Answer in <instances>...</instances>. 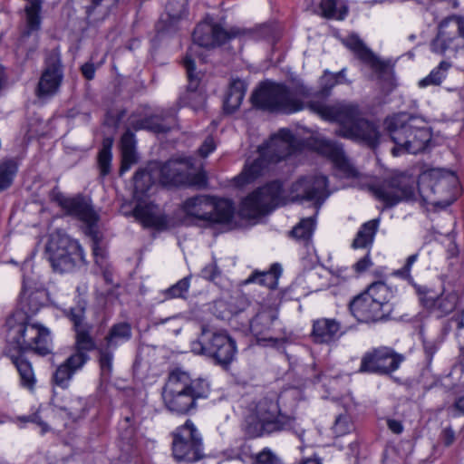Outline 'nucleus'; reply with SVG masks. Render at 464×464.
<instances>
[{
  "instance_id": "1",
  "label": "nucleus",
  "mask_w": 464,
  "mask_h": 464,
  "mask_svg": "<svg viewBox=\"0 0 464 464\" xmlns=\"http://www.w3.org/2000/svg\"><path fill=\"white\" fill-rule=\"evenodd\" d=\"M307 107L322 119L338 123L337 135L362 140L371 147L377 144L379 131L373 123L362 118L357 104L343 101L326 105L321 102L311 101Z\"/></svg>"
},
{
  "instance_id": "2",
  "label": "nucleus",
  "mask_w": 464,
  "mask_h": 464,
  "mask_svg": "<svg viewBox=\"0 0 464 464\" xmlns=\"http://www.w3.org/2000/svg\"><path fill=\"white\" fill-rule=\"evenodd\" d=\"M10 345L17 353L33 351L46 355L52 350L50 331L44 325L32 322L24 310H16L6 319Z\"/></svg>"
},
{
  "instance_id": "3",
  "label": "nucleus",
  "mask_w": 464,
  "mask_h": 464,
  "mask_svg": "<svg viewBox=\"0 0 464 464\" xmlns=\"http://www.w3.org/2000/svg\"><path fill=\"white\" fill-rule=\"evenodd\" d=\"M208 392L209 386L205 380H192L186 372L176 370L169 375L162 399L169 411L187 414L197 407V401L206 398Z\"/></svg>"
},
{
  "instance_id": "4",
  "label": "nucleus",
  "mask_w": 464,
  "mask_h": 464,
  "mask_svg": "<svg viewBox=\"0 0 464 464\" xmlns=\"http://www.w3.org/2000/svg\"><path fill=\"white\" fill-rule=\"evenodd\" d=\"M385 125L395 144L392 149L393 156L422 151L431 139L425 121L418 117L400 113L387 118Z\"/></svg>"
},
{
  "instance_id": "5",
  "label": "nucleus",
  "mask_w": 464,
  "mask_h": 464,
  "mask_svg": "<svg viewBox=\"0 0 464 464\" xmlns=\"http://www.w3.org/2000/svg\"><path fill=\"white\" fill-rule=\"evenodd\" d=\"M243 423L248 437L258 438L292 427L295 419L283 414L276 400L266 397L249 404Z\"/></svg>"
},
{
  "instance_id": "6",
  "label": "nucleus",
  "mask_w": 464,
  "mask_h": 464,
  "mask_svg": "<svg viewBox=\"0 0 464 464\" xmlns=\"http://www.w3.org/2000/svg\"><path fill=\"white\" fill-rule=\"evenodd\" d=\"M309 95V89L303 84L290 89L281 83L266 82L255 91L251 100L259 109L289 114L303 110L304 103L299 98H307Z\"/></svg>"
},
{
  "instance_id": "7",
  "label": "nucleus",
  "mask_w": 464,
  "mask_h": 464,
  "mask_svg": "<svg viewBox=\"0 0 464 464\" xmlns=\"http://www.w3.org/2000/svg\"><path fill=\"white\" fill-rule=\"evenodd\" d=\"M299 147V140L289 130H280L271 137L269 141L259 148V158L253 163L245 166L242 172L237 177V184L244 186L254 181L265 172L267 162H276L285 159L296 151Z\"/></svg>"
},
{
  "instance_id": "8",
  "label": "nucleus",
  "mask_w": 464,
  "mask_h": 464,
  "mask_svg": "<svg viewBox=\"0 0 464 464\" xmlns=\"http://www.w3.org/2000/svg\"><path fill=\"white\" fill-rule=\"evenodd\" d=\"M392 293L383 282H374L350 303L353 315L363 323H375L387 318L392 312L390 303Z\"/></svg>"
},
{
  "instance_id": "9",
  "label": "nucleus",
  "mask_w": 464,
  "mask_h": 464,
  "mask_svg": "<svg viewBox=\"0 0 464 464\" xmlns=\"http://www.w3.org/2000/svg\"><path fill=\"white\" fill-rule=\"evenodd\" d=\"M188 218L202 222L205 226L229 222L234 215V206L230 200L216 199L207 195H198L187 198L181 206Z\"/></svg>"
},
{
  "instance_id": "10",
  "label": "nucleus",
  "mask_w": 464,
  "mask_h": 464,
  "mask_svg": "<svg viewBox=\"0 0 464 464\" xmlns=\"http://www.w3.org/2000/svg\"><path fill=\"white\" fill-rule=\"evenodd\" d=\"M52 199L69 215L76 217L87 225L86 234L92 237L93 256L96 263L99 264L100 259L104 257V251L99 246V235L95 228L99 217L93 210L90 200L82 196L67 198L56 190L53 191Z\"/></svg>"
},
{
  "instance_id": "11",
  "label": "nucleus",
  "mask_w": 464,
  "mask_h": 464,
  "mask_svg": "<svg viewBox=\"0 0 464 464\" xmlns=\"http://www.w3.org/2000/svg\"><path fill=\"white\" fill-rule=\"evenodd\" d=\"M455 183L456 177L452 173L431 169L420 177L418 188L424 201L434 206L446 207L453 202L451 187Z\"/></svg>"
},
{
  "instance_id": "12",
  "label": "nucleus",
  "mask_w": 464,
  "mask_h": 464,
  "mask_svg": "<svg viewBox=\"0 0 464 464\" xmlns=\"http://www.w3.org/2000/svg\"><path fill=\"white\" fill-rule=\"evenodd\" d=\"M416 179L407 174H399L369 186V190L385 207H393L401 200L414 195Z\"/></svg>"
},
{
  "instance_id": "13",
  "label": "nucleus",
  "mask_w": 464,
  "mask_h": 464,
  "mask_svg": "<svg viewBox=\"0 0 464 464\" xmlns=\"http://www.w3.org/2000/svg\"><path fill=\"white\" fill-rule=\"evenodd\" d=\"M46 250L53 268L59 272L69 271L79 262H84L82 246L77 241L67 237H53Z\"/></svg>"
},
{
  "instance_id": "14",
  "label": "nucleus",
  "mask_w": 464,
  "mask_h": 464,
  "mask_svg": "<svg viewBox=\"0 0 464 464\" xmlns=\"http://www.w3.org/2000/svg\"><path fill=\"white\" fill-rule=\"evenodd\" d=\"M172 452L179 461L194 462L202 458V440L190 420L174 431Z\"/></svg>"
},
{
  "instance_id": "15",
  "label": "nucleus",
  "mask_w": 464,
  "mask_h": 464,
  "mask_svg": "<svg viewBox=\"0 0 464 464\" xmlns=\"http://www.w3.org/2000/svg\"><path fill=\"white\" fill-rule=\"evenodd\" d=\"M282 186L280 182L274 181L261 188L242 202L241 213L248 218L263 215L283 203Z\"/></svg>"
},
{
  "instance_id": "16",
  "label": "nucleus",
  "mask_w": 464,
  "mask_h": 464,
  "mask_svg": "<svg viewBox=\"0 0 464 464\" xmlns=\"http://www.w3.org/2000/svg\"><path fill=\"white\" fill-rule=\"evenodd\" d=\"M158 170L160 181L163 185H186L200 188L206 184L204 173L192 174V162L189 159L170 160Z\"/></svg>"
},
{
  "instance_id": "17",
  "label": "nucleus",
  "mask_w": 464,
  "mask_h": 464,
  "mask_svg": "<svg viewBox=\"0 0 464 464\" xmlns=\"http://www.w3.org/2000/svg\"><path fill=\"white\" fill-rule=\"evenodd\" d=\"M326 188L327 178L325 176H303L292 184L289 197L292 201L313 200L316 204H322L329 195Z\"/></svg>"
},
{
  "instance_id": "18",
  "label": "nucleus",
  "mask_w": 464,
  "mask_h": 464,
  "mask_svg": "<svg viewBox=\"0 0 464 464\" xmlns=\"http://www.w3.org/2000/svg\"><path fill=\"white\" fill-rule=\"evenodd\" d=\"M245 34L246 31L239 28L226 30L218 24L205 21L195 28L193 41L198 46L210 48L223 44L230 39L241 37Z\"/></svg>"
},
{
  "instance_id": "19",
  "label": "nucleus",
  "mask_w": 464,
  "mask_h": 464,
  "mask_svg": "<svg viewBox=\"0 0 464 464\" xmlns=\"http://www.w3.org/2000/svg\"><path fill=\"white\" fill-rule=\"evenodd\" d=\"M403 361V355L390 348L382 347L368 353L362 357L360 372L389 374L396 371Z\"/></svg>"
},
{
  "instance_id": "20",
  "label": "nucleus",
  "mask_w": 464,
  "mask_h": 464,
  "mask_svg": "<svg viewBox=\"0 0 464 464\" xmlns=\"http://www.w3.org/2000/svg\"><path fill=\"white\" fill-rule=\"evenodd\" d=\"M313 146L318 153L331 160L342 176L345 178L359 177L358 169L346 157L340 144L325 138H316L314 140Z\"/></svg>"
},
{
  "instance_id": "21",
  "label": "nucleus",
  "mask_w": 464,
  "mask_h": 464,
  "mask_svg": "<svg viewBox=\"0 0 464 464\" xmlns=\"http://www.w3.org/2000/svg\"><path fill=\"white\" fill-rule=\"evenodd\" d=\"M63 77V73L60 53L56 49H53L46 55L45 67L38 83V95L44 96L54 94L61 85Z\"/></svg>"
},
{
  "instance_id": "22",
  "label": "nucleus",
  "mask_w": 464,
  "mask_h": 464,
  "mask_svg": "<svg viewBox=\"0 0 464 464\" xmlns=\"http://www.w3.org/2000/svg\"><path fill=\"white\" fill-rule=\"evenodd\" d=\"M206 353L227 367L236 358V342L225 332H213L206 344Z\"/></svg>"
},
{
  "instance_id": "23",
  "label": "nucleus",
  "mask_w": 464,
  "mask_h": 464,
  "mask_svg": "<svg viewBox=\"0 0 464 464\" xmlns=\"http://www.w3.org/2000/svg\"><path fill=\"white\" fill-rule=\"evenodd\" d=\"M86 308V301L81 300L78 304L71 308L70 318L74 324L75 327V348L76 351L87 353L95 348V342L91 336V327L82 324V319Z\"/></svg>"
},
{
  "instance_id": "24",
  "label": "nucleus",
  "mask_w": 464,
  "mask_h": 464,
  "mask_svg": "<svg viewBox=\"0 0 464 464\" xmlns=\"http://www.w3.org/2000/svg\"><path fill=\"white\" fill-rule=\"evenodd\" d=\"M343 44L353 51L356 56L372 70L380 75L391 72L392 67L388 62L380 60L355 35L348 36Z\"/></svg>"
},
{
  "instance_id": "25",
  "label": "nucleus",
  "mask_w": 464,
  "mask_h": 464,
  "mask_svg": "<svg viewBox=\"0 0 464 464\" xmlns=\"http://www.w3.org/2000/svg\"><path fill=\"white\" fill-rule=\"evenodd\" d=\"M277 310L272 306L263 307L250 323V329L254 335L259 340L268 342L271 345H276L278 339L266 334L272 330L274 323L277 319Z\"/></svg>"
},
{
  "instance_id": "26",
  "label": "nucleus",
  "mask_w": 464,
  "mask_h": 464,
  "mask_svg": "<svg viewBox=\"0 0 464 464\" xmlns=\"http://www.w3.org/2000/svg\"><path fill=\"white\" fill-rule=\"evenodd\" d=\"M458 300V295L454 292H443L440 295L428 293L421 298V303L430 314L436 317H443L455 310Z\"/></svg>"
},
{
  "instance_id": "27",
  "label": "nucleus",
  "mask_w": 464,
  "mask_h": 464,
  "mask_svg": "<svg viewBox=\"0 0 464 464\" xmlns=\"http://www.w3.org/2000/svg\"><path fill=\"white\" fill-rule=\"evenodd\" d=\"M455 19V15H451L440 24L437 37L431 43L433 52L443 53L458 37V24Z\"/></svg>"
},
{
  "instance_id": "28",
  "label": "nucleus",
  "mask_w": 464,
  "mask_h": 464,
  "mask_svg": "<svg viewBox=\"0 0 464 464\" xmlns=\"http://www.w3.org/2000/svg\"><path fill=\"white\" fill-rule=\"evenodd\" d=\"M184 67L187 71V75L188 79V104L194 109V110H199L203 108L205 104V97L199 93L197 92V89L199 85L200 77L198 76V73H196L195 71V63L193 59L191 58V54H187L186 57L183 60Z\"/></svg>"
},
{
  "instance_id": "29",
  "label": "nucleus",
  "mask_w": 464,
  "mask_h": 464,
  "mask_svg": "<svg viewBox=\"0 0 464 464\" xmlns=\"http://www.w3.org/2000/svg\"><path fill=\"white\" fill-rule=\"evenodd\" d=\"M119 0H82L87 19L91 23L104 20L117 5Z\"/></svg>"
},
{
  "instance_id": "30",
  "label": "nucleus",
  "mask_w": 464,
  "mask_h": 464,
  "mask_svg": "<svg viewBox=\"0 0 464 464\" xmlns=\"http://www.w3.org/2000/svg\"><path fill=\"white\" fill-rule=\"evenodd\" d=\"M136 140L134 134L127 130L121 139V174L128 171L130 167L137 162V154L135 150Z\"/></svg>"
},
{
  "instance_id": "31",
  "label": "nucleus",
  "mask_w": 464,
  "mask_h": 464,
  "mask_svg": "<svg viewBox=\"0 0 464 464\" xmlns=\"http://www.w3.org/2000/svg\"><path fill=\"white\" fill-rule=\"evenodd\" d=\"M339 331L340 324L338 322L323 318L314 322L313 335L317 343H329L338 336Z\"/></svg>"
},
{
  "instance_id": "32",
  "label": "nucleus",
  "mask_w": 464,
  "mask_h": 464,
  "mask_svg": "<svg viewBox=\"0 0 464 464\" xmlns=\"http://www.w3.org/2000/svg\"><path fill=\"white\" fill-rule=\"evenodd\" d=\"M246 90V86L245 82L239 79L232 81L224 101V110L227 113H232L239 108L244 99Z\"/></svg>"
},
{
  "instance_id": "33",
  "label": "nucleus",
  "mask_w": 464,
  "mask_h": 464,
  "mask_svg": "<svg viewBox=\"0 0 464 464\" xmlns=\"http://www.w3.org/2000/svg\"><path fill=\"white\" fill-rule=\"evenodd\" d=\"M379 219H372L364 223L356 234L353 241V248H367L372 246L375 234L378 230Z\"/></svg>"
},
{
  "instance_id": "34",
  "label": "nucleus",
  "mask_w": 464,
  "mask_h": 464,
  "mask_svg": "<svg viewBox=\"0 0 464 464\" xmlns=\"http://www.w3.org/2000/svg\"><path fill=\"white\" fill-rule=\"evenodd\" d=\"M10 358L19 372L22 385L33 390L35 384V377L31 363L20 353L10 354Z\"/></svg>"
},
{
  "instance_id": "35",
  "label": "nucleus",
  "mask_w": 464,
  "mask_h": 464,
  "mask_svg": "<svg viewBox=\"0 0 464 464\" xmlns=\"http://www.w3.org/2000/svg\"><path fill=\"white\" fill-rule=\"evenodd\" d=\"M131 337V328L127 323H120L111 326L105 343L109 348H116L120 343L128 341Z\"/></svg>"
},
{
  "instance_id": "36",
  "label": "nucleus",
  "mask_w": 464,
  "mask_h": 464,
  "mask_svg": "<svg viewBox=\"0 0 464 464\" xmlns=\"http://www.w3.org/2000/svg\"><path fill=\"white\" fill-rule=\"evenodd\" d=\"M320 9L323 16L330 19L343 20L348 13L344 0H322Z\"/></svg>"
},
{
  "instance_id": "37",
  "label": "nucleus",
  "mask_w": 464,
  "mask_h": 464,
  "mask_svg": "<svg viewBox=\"0 0 464 464\" xmlns=\"http://www.w3.org/2000/svg\"><path fill=\"white\" fill-rule=\"evenodd\" d=\"M281 274V267L277 264L271 266L267 272L254 273L246 280V284L257 282L261 285H266L268 288H275L277 285V280Z\"/></svg>"
},
{
  "instance_id": "38",
  "label": "nucleus",
  "mask_w": 464,
  "mask_h": 464,
  "mask_svg": "<svg viewBox=\"0 0 464 464\" xmlns=\"http://www.w3.org/2000/svg\"><path fill=\"white\" fill-rule=\"evenodd\" d=\"M156 207L152 204H138L134 210V217L145 227H157L160 225V218L156 214Z\"/></svg>"
},
{
  "instance_id": "39",
  "label": "nucleus",
  "mask_w": 464,
  "mask_h": 464,
  "mask_svg": "<svg viewBox=\"0 0 464 464\" xmlns=\"http://www.w3.org/2000/svg\"><path fill=\"white\" fill-rule=\"evenodd\" d=\"M135 130H148L155 133H163L169 130V127L162 123L158 116H151L130 122Z\"/></svg>"
},
{
  "instance_id": "40",
  "label": "nucleus",
  "mask_w": 464,
  "mask_h": 464,
  "mask_svg": "<svg viewBox=\"0 0 464 464\" xmlns=\"http://www.w3.org/2000/svg\"><path fill=\"white\" fill-rule=\"evenodd\" d=\"M17 172V165L13 160L0 161V192L8 188Z\"/></svg>"
},
{
  "instance_id": "41",
  "label": "nucleus",
  "mask_w": 464,
  "mask_h": 464,
  "mask_svg": "<svg viewBox=\"0 0 464 464\" xmlns=\"http://www.w3.org/2000/svg\"><path fill=\"white\" fill-rule=\"evenodd\" d=\"M43 298L44 293L41 291L28 292L27 290H24L21 295L23 309H26L25 312L27 314L29 313H36L42 304Z\"/></svg>"
},
{
  "instance_id": "42",
  "label": "nucleus",
  "mask_w": 464,
  "mask_h": 464,
  "mask_svg": "<svg viewBox=\"0 0 464 464\" xmlns=\"http://www.w3.org/2000/svg\"><path fill=\"white\" fill-rule=\"evenodd\" d=\"M112 142L110 138L104 139L102 148L98 155L99 168L102 176H106L111 171Z\"/></svg>"
},
{
  "instance_id": "43",
  "label": "nucleus",
  "mask_w": 464,
  "mask_h": 464,
  "mask_svg": "<svg viewBox=\"0 0 464 464\" xmlns=\"http://www.w3.org/2000/svg\"><path fill=\"white\" fill-rule=\"evenodd\" d=\"M314 219L313 218H303L291 231L292 237L297 240L307 242L314 231Z\"/></svg>"
},
{
  "instance_id": "44",
  "label": "nucleus",
  "mask_w": 464,
  "mask_h": 464,
  "mask_svg": "<svg viewBox=\"0 0 464 464\" xmlns=\"http://www.w3.org/2000/svg\"><path fill=\"white\" fill-rule=\"evenodd\" d=\"M450 68V64L446 62H441L440 65L432 70L430 73L419 82L420 87L429 85H440L445 78V72Z\"/></svg>"
},
{
  "instance_id": "45",
  "label": "nucleus",
  "mask_w": 464,
  "mask_h": 464,
  "mask_svg": "<svg viewBox=\"0 0 464 464\" xmlns=\"http://www.w3.org/2000/svg\"><path fill=\"white\" fill-rule=\"evenodd\" d=\"M343 70L340 72L334 74L325 71L324 75L320 79V94L324 97H326L330 94V91L334 86L338 83H342L343 82L340 80L343 77Z\"/></svg>"
},
{
  "instance_id": "46",
  "label": "nucleus",
  "mask_w": 464,
  "mask_h": 464,
  "mask_svg": "<svg viewBox=\"0 0 464 464\" xmlns=\"http://www.w3.org/2000/svg\"><path fill=\"white\" fill-rule=\"evenodd\" d=\"M152 170L153 169L150 168V169H141L136 172L134 176V188L136 192L144 193L150 189L153 183Z\"/></svg>"
},
{
  "instance_id": "47",
  "label": "nucleus",
  "mask_w": 464,
  "mask_h": 464,
  "mask_svg": "<svg viewBox=\"0 0 464 464\" xmlns=\"http://www.w3.org/2000/svg\"><path fill=\"white\" fill-rule=\"evenodd\" d=\"M189 277H184L162 292L165 299L184 298L189 288Z\"/></svg>"
},
{
  "instance_id": "48",
  "label": "nucleus",
  "mask_w": 464,
  "mask_h": 464,
  "mask_svg": "<svg viewBox=\"0 0 464 464\" xmlns=\"http://www.w3.org/2000/svg\"><path fill=\"white\" fill-rule=\"evenodd\" d=\"M113 349L114 348H109L106 344L102 345L99 349V363L103 376H109L112 371Z\"/></svg>"
},
{
  "instance_id": "49",
  "label": "nucleus",
  "mask_w": 464,
  "mask_h": 464,
  "mask_svg": "<svg viewBox=\"0 0 464 464\" xmlns=\"http://www.w3.org/2000/svg\"><path fill=\"white\" fill-rule=\"evenodd\" d=\"M72 370L63 362L55 371L53 374V380L57 385L64 387L67 385L68 381L73 375Z\"/></svg>"
},
{
  "instance_id": "50",
  "label": "nucleus",
  "mask_w": 464,
  "mask_h": 464,
  "mask_svg": "<svg viewBox=\"0 0 464 464\" xmlns=\"http://www.w3.org/2000/svg\"><path fill=\"white\" fill-rule=\"evenodd\" d=\"M353 429V423L351 422V420L346 415H341L339 416L335 423L333 427L334 432L337 436H343L348 432H350Z\"/></svg>"
},
{
  "instance_id": "51",
  "label": "nucleus",
  "mask_w": 464,
  "mask_h": 464,
  "mask_svg": "<svg viewBox=\"0 0 464 464\" xmlns=\"http://www.w3.org/2000/svg\"><path fill=\"white\" fill-rule=\"evenodd\" d=\"M89 359V356L82 352L76 351L64 362L72 370L73 372L80 369Z\"/></svg>"
},
{
  "instance_id": "52",
  "label": "nucleus",
  "mask_w": 464,
  "mask_h": 464,
  "mask_svg": "<svg viewBox=\"0 0 464 464\" xmlns=\"http://www.w3.org/2000/svg\"><path fill=\"white\" fill-rule=\"evenodd\" d=\"M417 259H418V254H413V255H411L410 256H408L404 266L401 268L396 270L394 272V275L397 276H400L403 279H406V280H411L412 278L411 276V269L412 265L416 262Z\"/></svg>"
},
{
  "instance_id": "53",
  "label": "nucleus",
  "mask_w": 464,
  "mask_h": 464,
  "mask_svg": "<svg viewBox=\"0 0 464 464\" xmlns=\"http://www.w3.org/2000/svg\"><path fill=\"white\" fill-rule=\"evenodd\" d=\"M255 464H282V462L270 450L265 449L257 454Z\"/></svg>"
},
{
  "instance_id": "54",
  "label": "nucleus",
  "mask_w": 464,
  "mask_h": 464,
  "mask_svg": "<svg viewBox=\"0 0 464 464\" xmlns=\"http://www.w3.org/2000/svg\"><path fill=\"white\" fill-rule=\"evenodd\" d=\"M372 266L369 252L359 261L353 265V268L357 273H362Z\"/></svg>"
},
{
  "instance_id": "55",
  "label": "nucleus",
  "mask_w": 464,
  "mask_h": 464,
  "mask_svg": "<svg viewBox=\"0 0 464 464\" xmlns=\"http://www.w3.org/2000/svg\"><path fill=\"white\" fill-rule=\"evenodd\" d=\"M216 148L215 141L212 137H208L198 149V152L202 157H207Z\"/></svg>"
},
{
  "instance_id": "56",
  "label": "nucleus",
  "mask_w": 464,
  "mask_h": 464,
  "mask_svg": "<svg viewBox=\"0 0 464 464\" xmlns=\"http://www.w3.org/2000/svg\"><path fill=\"white\" fill-rule=\"evenodd\" d=\"M184 318L180 315H175L173 317L166 318L161 320L160 324H165L167 322H169L171 324V327L173 328V332L178 334L182 327Z\"/></svg>"
},
{
  "instance_id": "57",
  "label": "nucleus",
  "mask_w": 464,
  "mask_h": 464,
  "mask_svg": "<svg viewBox=\"0 0 464 464\" xmlns=\"http://www.w3.org/2000/svg\"><path fill=\"white\" fill-rule=\"evenodd\" d=\"M442 440L446 446H450L455 440V434L451 428H446L442 431Z\"/></svg>"
},
{
  "instance_id": "58",
  "label": "nucleus",
  "mask_w": 464,
  "mask_h": 464,
  "mask_svg": "<svg viewBox=\"0 0 464 464\" xmlns=\"http://www.w3.org/2000/svg\"><path fill=\"white\" fill-rule=\"evenodd\" d=\"M83 76L87 80H92L95 74V68L92 63H85L81 68Z\"/></svg>"
},
{
  "instance_id": "59",
  "label": "nucleus",
  "mask_w": 464,
  "mask_h": 464,
  "mask_svg": "<svg viewBox=\"0 0 464 464\" xmlns=\"http://www.w3.org/2000/svg\"><path fill=\"white\" fill-rule=\"evenodd\" d=\"M389 429L395 434H401L403 431V426L401 421L396 420H388Z\"/></svg>"
},
{
  "instance_id": "60",
  "label": "nucleus",
  "mask_w": 464,
  "mask_h": 464,
  "mask_svg": "<svg viewBox=\"0 0 464 464\" xmlns=\"http://www.w3.org/2000/svg\"><path fill=\"white\" fill-rule=\"evenodd\" d=\"M217 273H218V271H217V267L215 265H210L208 266H206L202 270L203 276L208 280H214L217 276Z\"/></svg>"
},
{
  "instance_id": "61",
  "label": "nucleus",
  "mask_w": 464,
  "mask_h": 464,
  "mask_svg": "<svg viewBox=\"0 0 464 464\" xmlns=\"http://www.w3.org/2000/svg\"><path fill=\"white\" fill-rule=\"evenodd\" d=\"M457 322L458 336L464 337V311L454 319Z\"/></svg>"
},
{
  "instance_id": "62",
  "label": "nucleus",
  "mask_w": 464,
  "mask_h": 464,
  "mask_svg": "<svg viewBox=\"0 0 464 464\" xmlns=\"http://www.w3.org/2000/svg\"><path fill=\"white\" fill-rule=\"evenodd\" d=\"M22 420L24 421H32V422H35L37 424H39L40 426L43 427V430H45V424H44L41 420H40V416L38 415V413H34V414H32L30 416H27V417H24L22 418Z\"/></svg>"
},
{
  "instance_id": "63",
  "label": "nucleus",
  "mask_w": 464,
  "mask_h": 464,
  "mask_svg": "<svg viewBox=\"0 0 464 464\" xmlns=\"http://www.w3.org/2000/svg\"><path fill=\"white\" fill-rule=\"evenodd\" d=\"M191 350L197 354L206 353V345H202L199 341H196L192 343Z\"/></svg>"
},
{
  "instance_id": "64",
  "label": "nucleus",
  "mask_w": 464,
  "mask_h": 464,
  "mask_svg": "<svg viewBox=\"0 0 464 464\" xmlns=\"http://www.w3.org/2000/svg\"><path fill=\"white\" fill-rule=\"evenodd\" d=\"M455 21L458 24V36L464 38V19L457 15H455Z\"/></svg>"
}]
</instances>
